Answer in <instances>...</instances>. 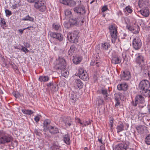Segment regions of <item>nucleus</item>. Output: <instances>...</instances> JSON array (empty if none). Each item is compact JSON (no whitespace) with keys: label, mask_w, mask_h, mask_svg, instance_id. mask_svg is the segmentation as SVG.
Here are the masks:
<instances>
[{"label":"nucleus","mask_w":150,"mask_h":150,"mask_svg":"<svg viewBox=\"0 0 150 150\" xmlns=\"http://www.w3.org/2000/svg\"><path fill=\"white\" fill-rule=\"evenodd\" d=\"M53 28L56 30H57L61 28L60 25L59 24L54 23L52 25Z\"/></svg>","instance_id":"obj_39"},{"label":"nucleus","mask_w":150,"mask_h":150,"mask_svg":"<svg viewBox=\"0 0 150 150\" xmlns=\"http://www.w3.org/2000/svg\"><path fill=\"white\" fill-rule=\"evenodd\" d=\"M120 76L121 79L123 80L127 81L131 78L130 72L129 71H123V73H121Z\"/></svg>","instance_id":"obj_10"},{"label":"nucleus","mask_w":150,"mask_h":150,"mask_svg":"<svg viewBox=\"0 0 150 150\" xmlns=\"http://www.w3.org/2000/svg\"><path fill=\"white\" fill-rule=\"evenodd\" d=\"M29 27H28L27 28H25L23 29H20L19 30H18L19 32L21 33V34H22L23 32V31L26 29H28Z\"/></svg>","instance_id":"obj_54"},{"label":"nucleus","mask_w":150,"mask_h":150,"mask_svg":"<svg viewBox=\"0 0 150 150\" xmlns=\"http://www.w3.org/2000/svg\"><path fill=\"white\" fill-rule=\"evenodd\" d=\"M5 13L7 16H10L12 14L11 12L8 9H6L5 10Z\"/></svg>","instance_id":"obj_46"},{"label":"nucleus","mask_w":150,"mask_h":150,"mask_svg":"<svg viewBox=\"0 0 150 150\" xmlns=\"http://www.w3.org/2000/svg\"><path fill=\"white\" fill-rule=\"evenodd\" d=\"M149 0H139L138 4L140 7H142L144 5L148 4Z\"/></svg>","instance_id":"obj_25"},{"label":"nucleus","mask_w":150,"mask_h":150,"mask_svg":"<svg viewBox=\"0 0 150 150\" xmlns=\"http://www.w3.org/2000/svg\"><path fill=\"white\" fill-rule=\"evenodd\" d=\"M121 62V59L117 57H113L111 59V62L114 64H119Z\"/></svg>","instance_id":"obj_19"},{"label":"nucleus","mask_w":150,"mask_h":150,"mask_svg":"<svg viewBox=\"0 0 150 150\" xmlns=\"http://www.w3.org/2000/svg\"><path fill=\"white\" fill-rule=\"evenodd\" d=\"M145 97H150V89L149 88L141 91Z\"/></svg>","instance_id":"obj_23"},{"label":"nucleus","mask_w":150,"mask_h":150,"mask_svg":"<svg viewBox=\"0 0 150 150\" xmlns=\"http://www.w3.org/2000/svg\"><path fill=\"white\" fill-rule=\"evenodd\" d=\"M60 2L65 5L74 7L76 4V2L73 0H59Z\"/></svg>","instance_id":"obj_9"},{"label":"nucleus","mask_w":150,"mask_h":150,"mask_svg":"<svg viewBox=\"0 0 150 150\" xmlns=\"http://www.w3.org/2000/svg\"><path fill=\"white\" fill-rule=\"evenodd\" d=\"M98 142L100 143L101 144H103V141H102V139L101 138V139H98Z\"/></svg>","instance_id":"obj_62"},{"label":"nucleus","mask_w":150,"mask_h":150,"mask_svg":"<svg viewBox=\"0 0 150 150\" xmlns=\"http://www.w3.org/2000/svg\"><path fill=\"white\" fill-rule=\"evenodd\" d=\"M21 6V4H20L19 3H14L12 6V8L13 9H16L18 7L20 6Z\"/></svg>","instance_id":"obj_43"},{"label":"nucleus","mask_w":150,"mask_h":150,"mask_svg":"<svg viewBox=\"0 0 150 150\" xmlns=\"http://www.w3.org/2000/svg\"><path fill=\"white\" fill-rule=\"evenodd\" d=\"M74 11L77 13H84L85 12L84 8L83 7H76L74 8Z\"/></svg>","instance_id":"obj_15"},{"label":"nucleus","mask_w":150,"mask_h":150,"mask_svg":"<svg viewBox=\"0 0 150 150\" xmlns=\"http://www.w3.org/2000/svg\"><path fill=\"white\" fill-rule=\"evenodd\" d=\"M40 117L41 116L39 115H37V116H36L34 118L35 121L37 122H39L40 119Z\"/></svg>","instance_id":"obj_49"},{"label":"nucleus","mask_w":150,"mask_h":150,"mask_svg":"<svg viewBox=\"0 0 150 150\" xmlns=\"http://www.w3.org/2000/svg\"><path fill=\"white\" fill-rule=\"evenodd\" d=\"M132 45L134 48L136 50L140 49L142 45L141 40L137 37L135 38L132 42Z\"/></svg>","instance_id":"obj_8"},{"label":"nucleus","mask_w":150,"mask_h":150,"mask_svg":"<svg viewBox=\"0 0 150 150\" xmlns=\"http://www.w3.org/2000/svg\"><path fill=\"white\" fill-rule=\"evenodd\" d=\"M138 26L134 28L132 27L129 28V29L134 33H138Z\"/></svg>","instance_id":"obj_29"},{"label":"nucleus","mask_w":150,"mask_h":150,"mask_svg":"<svg viewBox=\"0 0 150 150\" xmlns=\"http://www.w3.org/2000/svg\"><path fill=\"white\" fill-rule=\"evenodd\" d=\"M82 123L83 124L82 125H83L82 127H83L90 125L91 123V121L90 119H89L88 120H86L85 121H83Z\"/></svg>","instance_id":"obj_38"},{"label":"nucleus","mask_w":150,"mask_h":150,"mask_svg":"<svg viewBox=\"0 0 150 150\" xmlns=\"http://www.w3.org/2000/svg\"><path fill=\"white\" fill-rule=\"evenodd\" d=\"M150 86L149 82L147 80H144L140 82L139 87L141 91L149 88Z\"/></svg>","instance_id":"obj_7"},{"label":"nucleus","mask_w":150,"mask_h":150,"mask_svg":"<svg viewBox=\"0 0 150 150\" xmlns=\"http://www.w3.org/2000/svg\"><path fill=\"white\" fill-rule=\"evenodd\" d=\"M136 61L137 63L140 64L141 62H144L143 57L141 55L139 56L136 58Z\"/></svg>","instance_id":"obj_32"},{"label":"nucleus","mask_w":150,"mask_h":150,"mask_svg":"<svg viewBox=\"0 0 150 150\" xmlns=\"http://www.w3.org/2000/svg\"><path fill=\"white\" fill-rule=\"evenodd\" d=\"M102 93L103 95L105 96L106 97L108 96L107 91L106 89H102L101 90Z\"/></svg>","instance_id":"obj_47"},{"label":"nucleus","mask_w":150,"mask_h":150,"mask_svg":"<svg viewBox=\"0 0 150 150\" xmlns=\"http://www.w3.org/2000/svg\"><path fill=\"white\" fill-rule=\"evenodd\" d=\"M63 121L66 127H69L73 123V121L70 117H64L63 119Z\"/></svg>","instance_id":"obj_14"},{"label":"nucleus","mask_w":150,"mask_h":150,"mask_svg":"<svg viewBox=\"0 0 150 150\" xmlns=\"http://www.w3.org/2000/svg\"><path fill=\"white\" fill-rule=\"evenodd\" d=\"M125 148V146L124 143H120L116 147V150H122Z\"/></svg>","instance_id":"obj_31"},{"label":"nucleus","mask_w":150,"mask_h":150,"mask_svg":"<svg viewBox=\"0 0 150 150\" xmlns=\"http://www.w3.org/2000/svg\"><path fill=\"white\" fill-rule=\"evenodd\" d=\"M50 123V121L48 119L44 120L43 122V127L44 130H48L50 128V126L49 127Z\"/></svg>","instance_id":"obj_16"},{"label":"nucleus","mask_w":150,"mask_h":150,"mask_svg":"<svg viewBox=\"0 0 150 150\" xmlns=\"http://www.w3.org/2000/svg\"><path fill=\"white\" fill-rule=\"evenodd\" d=\"M78 32L75 31L72 33L68 34L67 37L70 41L75 43L78 42Z\"/></svg>","instance_id":"obj_6"},{"label":"nucleus","mask_w":150,"mask_h":150,"mask_svg":"<svg viewBox=\"0 0 150 150\" xmlns=\"http://www.w3.org/2000/svg\"><path fill=\"white\" fill-rule=\"evenodd\" d=\"M49 78L47 76H40L38 80L41 82H45L49 81Z\"/></svg>","instance_id":"obj_20"},{"label":"nucleus","mask_w":150,"mask_h":150,"mask_svg":"<svg viewBox=\"0 0 150 150\" xmlns=\"http://www.w3.org/2000/svg\"><path fill=\"white\" fill-rule=\"evenodd\" d=\"M12 136L3 130H0V144L11 142L13 141Z\"/></svg>","instance_id":"obj_1"},{"label":"nucleus","mask_w":150,"mask_h":150,"mask_svg":"<svg viewBox=\"0 0 150 150\" xmlns=\"http://www.w3.org/2000/svg\"><path fill=\"white\" fill-rule=\"evenodd\" d=\"M82 18H80V17L77 18H70L69 20V22L67 23H65L64 25L65 27L68 28L70 27L71 25H76L79 26H81L82 25L84 22L83 21L81 20Z\"/></svg>","instance_id":"obj_3"},{"label":"nucleus","mask_w":150,"mask_h":150,"mask_svg":"<svg viewBox=\"0 0 150 150\" xmlns=\"http://www.w3.org/2000/svg\"><path fill=\"white\" fill-rule=\"evenodd\" d=\"M27 1L30 3L35 2V1H37L38 0H27Z\"/></svg>","instance_id":"obj_60"},{"label":"nucleus","mask_w":150,"mask_h":150,"mask_svg":"<svg viewBox=\"0 0 150 150\" xmlns=\"http://www.w3.org/2000/svg\"><path fill=\"white\" fill-rule=\"evenodd\" d=\"M23 21H30L33 22L34 18H33L30 17L29 15L26 16L25 17L22 19Z\"/></svg>","instance_id":"obj_34"},{"label":"nucleus","mask_w":150,"mask_h":150,"mask_svg":"<svg viewBox=\"0 0 150 150\" xmlns=\"http://www.w3.org/2000/svg\"><path fill=\"white\" fill-rule=\"evenodd\" d=\"M53 82H50L47 83V87H49L53 85Z\"/></svg>","instance_id":"obj_55"},{"label":"nucleus","mask_w":150,"mask_h":150,"mask_svg":"<svg viewBox=\"0 0 150 150\" xmlns=\"http://www.w3.org/2000/svg\"><path fill=\"white\" fill-rule=\"evenodd\" d=\"M117 28V26L115 24L111 25L109 27V29L112 38L111 41L112 43H115L117 38L118 33Z\"/></svg>","instance_id":"obj_4"},{"label":"nucleus","mask_w":150,"mask_h":150,"mask_svg":"<svg viewBox=\"0 0 150 150\" xmlns=\"http://www.w3.org/2000/svg\"><path fill=\"white\" fill-rule=\"evenodd\" d=\"M101 11L102 12L104 13L105 11H109L108 6L107 5H105L103 6L101 8Z\"/></svg>","instance_id":"obj_40"},{"label":"nucleus","mask_w":150,"mask_h":150,"mask_svg":"<svg viewBox=\"0 0 150 150\" xmlns=\"http://www.w3.org/2000/svg\"><path fill=\"white\" fill-rule=\"evenodd\" d=\"M113 119H111L110 120V124H109V126L110 127V129H113Z\"/></svg>","instance_id":"obj_44"},{"label":"nucleus","mask_w":150,"mask_h":150,"mask_svg":"<svg viewBox=\"0 0 150 150\" xmlns=\"http://www.w3.org/2000/svg\"><path fill=\"white\" fill-rule=\"evenodd\" d=\"M65 14L67 18H70L71 16V12L69 9H67L65 11Z\"/></svg>","instance_id":"obj_37"},{"label":"nucleus","mask_w":150,"mask_h":150,"mask_svg":"<svg viewBox=\"0 0 150 150\" xmlns=\"http://www.w3.org/2000/svg\"><path fill=\"white\" fill-rule=\"evenodd\" d=\"M126 150H135L133 149L130 148H128Z\"/></svg>","instance_id":"obj_64"},{"label":"nucleus","mask_w":150,"mask_h":150,"mask_svg":"<svg viewBox=\"0 0 150 150\" xmlns=\"http://www.w3.org/2000/svg\"><path fill=\"white\" fill-rule=\"evenodd\" d=\"M145 142L146 144L150 145V134H149L146 137Z\"/></svg>","instance_id":"obj_41"},{"label":"nucleus","mask_w":150,"mask_h":150,"mask_svg":"<svg viewBox=\"0 0 150 150\" xmlns=\"http://www.w3.org/2000/svg\"><path fill=\"white\" fill-rule=\"evenodd\" d=\"M75 82L78 87L79 88H81L83 86V84L79 79H76Z\"/></svg>","instance_id":"obj_28"},{"label":"nucleus","mask_w":150,"mask_h":150,"mask_svg":"<svg viewBox=\"0 0 150 150\" xmlns=\"http://www.w3.org/2000/svg\"><path fill=\"white\" fill-rule=\"evenodd\" d=\"M50 132L53 134H56L58 132V129L56 128H54L53 127L50 126V128L48 129Z\"/></svg>","instance_id":"obj_27"},{"label":"nucleus","mask_w":150,"mask_h":150,"mask_svg":"<svg viewBox=\"0 0 150 150\" xmlns=\"http://www.w3.org/2000/svg\"><path fill=\"white\" fill-rule=\"evenodd\" d=\"M90 65L92 66H94L96 65L97 67L99 66V63L98 62L97 60H92L91 63Z\"/></svg>","instance_id":"obj_36"},{"label":"nucleus","mask_w":150,"mask_h":150,"mask_svg":"<svg viewBox=\"0 0 150 150\" xmlns=\"http://www.w3.org/2000/svg\"><path fill=\"white\" fill-rule=\"evenodd\" d=\"M64 142L67 144L69 145L70 143V137L68 134L64 135L63 137Z\"/></svg>","instance_id":"obj_24"},{"label":"nucleus","mask_w":150,"mask_h":150,"mask_svg":"<svg viewBox=\"0 0 150 150\" xmlns=\"http://www.w3.org/2000/svg\"><path fill=\"white\" fill-rule=\"evenodd\" d=\"M21 50L23 52H25V53L28 52L29 51L26 48L24 47H23L21 49Z\"/></svg>","instance_id":"obj_53"},{"label":"nucleus","mask_w":150,"mask_h":150,"mask_svg":"<svg viewBox=\"0 0 150 150\" xmlns=\"http://www.w3.org/2000/svg\"><path fill=\"white\" fill-rule=\"evenodd\" d=\"M144 102V98L143 97L140 95H137L135 97V103H133V105L136 106L138 104H142Z\"/></svg>","instance_id":"obj_11"},{"label":"nucleus","mask_w":150,"mask_h":150,"mask_svg":"<svg viewBox=\"0 0 150 150\" xmlns=\"http://www.w3.org/2000/svg\"><path fill=\"white\" fill-rule=\"evenodd\" d=\"M1 25L2 26H4L6 25V22H5V20L4 18H1Z\"/></svg>","instance_id":"obj_48"},{"label":"nucleus","mask_w":150,"mask_h":150,"mask_svg":"<svg viewBox=\"0 0 150 150\" xmlns=\"http://www.w3.org/2000/svg\"><path fill=\"white\" fill-rule=\"evenodd\" d=\"M110 45L109 43L105 42L102 43L101 44V48L103 50H108V49L110 47Z\"/></svg>","instance_id":"obj_17"},{"label":"nucleus","mask_w":150,"mask_h":150,"mask_svg":"<svg viewBox=\"0 0 150 150\" xmlns=\"http://www.w3.org/2000/svg\"><path fill=\"white\" fill-rule=\"evenodd\" d=\"M148 108L149 110V112L150 113V105H148Z\"/></svg>","instance_id":"obj_63"},{"label":"nucleus","mask_w":150,"mask_h":150,"mask_svg":"<svg viewBox=\"0 0 150 150\" xmlns=\"http://www.w3.org/2000/svg\"><path fill=\"white\" fill-rule=\"evenodd\" d=\"M40 11L42 12L44 11L46 9V7L43 5L42 6H41L40 8H39Z\"/></svg>","instance_id":"obj_52"},{"label":"nucleus","mask_w":150,"mask_h":150,"mask_svg":"<svg viewBox=\"0 0 150 150\" xmlns=\"http://www.w3.org/2000/svg\"><path fill=\"white\" fill-rule=\"evenodd\" d=\"M78 74L80 78L84 81L88 79V77L86 71L83 68H80L79 69Z\"/></svg>","instance_id":"obj_5"},{"label":"nucleus","mask_w":150,"mask_h":150,"mask_svg":"<svg viewBox=\"0 0 150 150\" xmlns=\"http://www.w3.org/2000/svg\"><path fill=\"white\" fill-rule=\"evenodd\" d=\"M22 111L23 113L28 115H31L34 112L32 110L26 109H23Z\"/></svg>","instance_id":"obj_30"},{"label":"nucleus","mask_w":150,"mask_h":150,"mask_svg":"<svg viewBox=\"0 0 150 150\" xmlns=\"http://www.w3.org/2000/svg\"><path fill=\"white\" fill-rule=\"evenodd\" d=\"M14 96L16 98H19L21 96L20 94L18 92H16L13 94Z\"/></svg>","instance_id":"obj_51"},{"label":"nucleus","mask_w":150,"mask_h":150,"mask_svg":"<svg viewBox=\"0 0 150 150\" xmlns=\"http://www.w3.org/2000/svg\"><path fill=\"white\" fill-rule=\"evenodd\" d=\"M117 88L119 91H125L128 88V86L125 82H122L119 84L117 86Z\"/></svg>","instance_id":"obj_13"},{"label":"nucleus","mask_w":150,"mask_h":150,"mask_svg":"<svg viewBox=\"0 0 150 150\" xmlns=\"http://www.w3.org/2000/svg\"><path fill=\"white\" fill-rule=\"evenodd\" d=\"M44 1H35V3L34 7L37 9H39L41 6L44 5Z\"/></svg>","instance_id":"obj_21"},{"label":"nucleus","mask_w":150,"mask_h":150,"mask_svg":"<svg viewBox=\"0 0 150 150\" xmlns=\"http://www.w3.org/2000/svg\"><path fill=\"white\" fill-rule=\"evenodd\" d=\"M126 11L128 13H131L132 12V10L131 7L129 6H127L125 8Z\"/></svg>","instance_id":"obj_42"},{"label":"nucleus","mask_w":150,"mask_h":150,"mask_svg":"<svg viewBox=\"0 0 150 150\" xmlns=\"http://www.w3.org/2000/svg\"><path fill=\"white\" fill-rule=\"evenodd\" d=\"M25 46L27 47H29L30 45L29 43H28L26 42L25 43Z\"/></svg>","instance_id":"obj_61"},{"label":"nucleus","mask_w":150,"mask_h":150,"mask_svg":"<svg viewBox=\"0 0 150 150\" xmlns=\"http://www.w3.org/2000/svg\"><path fill=\"white\" fill-rule=\"evenodd\" d=\"M147 41L149 44H150V34L148 35V37L147 39Z\"/></svg>","instance_id":"obj_59"},{"label":"nucleus","mask_w":150,"mask_h":150,"mask_svg":"<svg viewBox=\"0 0 150 150\" xmlns=\"http://www.w3.org/2000/svg\"><path fill=\"white\" fill-rule=\"evenodd\" d=\"M82 59L81 57L79 56H75L73 59V63L75 64H78L81 62Z\"/></svg>","instance_id":"obj_18"},{"label":"nucleus","mask_w":150,"mask_h":150,"mask_svg":"<svg viewBox=\"0 0 150 150\" xmlns=\"http://www.w3.org/2000/svg\"><path fill=\"white\" fill-rule=\"evenodd\" d=\"M144 127L142 125H139L136 126V129L138 132H141L143 130Z\"/></svg>","instance_id":"obj_35"},{"label":"nucleus","mask_w":150,"mask_h":150,"mask_svg":"<svg viewBox=\"0 0 150 150\" xmlns=\"http://www.w3.org/2000/svg\"><path fill=\"white\" fill-rule=\"evenodd\" d=\"M76 49V47L74 45H72L70 47V49L68 51V53L69 55H71L74 52V51Z\"/></svg>","instance_id":"obj_33"},{"label":"nucleus","mask_w":150,"mask_h":150,"mask_svg":"<svg viewBox=\"0 0 150 150\" xmlns=\"http://www.w3.org/2000/svg\"><path fill=\"white\" fill-rule=\"evenodd\" d=\"M75 121L76 122L79 123L81 125L83 124V123L81 122V120L78 118H76L75 119Z\"/></svg>","instance_id":"obj_50"},{"label":"nucleus","mask_w":150,"mask_h":150,"mask_svg":"<svg viewBox=\"0 0 150 150\" xmlns=\"http://www.w3.org/2000/svg\"><path fill=\"white\" fill-rule=\"evenodd\" d=\"M35 132L37 135L40 136L41 134L40 132H38L37 130H35Z\"/></svg>","instance_id":"obj_58"},{"label":"nucleus","mask_w":150,"mask_h":150,"mask_svg":"<svg viewBox=\"0 0 150 150\" xmlns=\"http://www.w3.org/2000/svg\"><path fill=\"white\" fill-rule=\"evenodd\" d=\"M120 100H115V101H116V103L115 104V107H117L118 106H119L120 104Z\"/></svg>","instance_id":"obj_57"},{"label":"nucleus","mask_w":150,"mask_h":150,"mask_svg":"<svg viewBox=\"0 0 150 150\" xmlns=\"http://www.w3.org/2000/svg\"><path fill=\"white\" fill-rule=\"evenodd\" d=\"M50 35L51 37L53 38L56 39L60 41H62L63 40V37L60 33L51 32L50 33Z\"/></svg>","instance_id":"obj_12"},{"label":"nucleus","mask_w":150,"mask_h":150,"mask_svg":"<svg viewBox=\"0 0 150 150\" xmlns=\"http://www.w3.org/2000/svg\"><path fill=\"white\" fill-rule=\"evenodd\" d=\"M124 126L122 123L118 125L116 127L117 132L119 133V132H122L124 130Z\"/></svg>","instance_id":"obj_26"},{"label":"nucleus","mask_w":150,"mask_h":150,"mask_svg":"<svg viewBox=\"0 0 150 150\" xmlns=\"http://www.w3.org/2000/svg\"><path fill=\"white\" fill-rule=\"evenodd\" d=\"M103 102V101L102 99H100L99 100H98V105H101Z\"/></svg>","instance_id":"obj_56"},{"label":"nucleus","mask_w":150,"mask_h":150,"mask_svg":"<svg viewBox=\"0 0 150 150\" xmlns=\"http://www.w3.org/2000/svg\"><path fill=\"white\" fill-rule=\"evenodd\" d=\"M58 64L57 67L58 69L62 70L61 73L62 76L66 77L69 74V72L65 69L66 63L65 60L62 58H59L57 60Z\"/></svg>","instance_id":"obj_2"},{"label":"nucleus","mask_w":150,"mask_h":150,"mask_svg":"<svg viewBox=\"0 0 150 150\" xmlns=\"http://www.w3.org/2000/svg\"><path fill=\"white\" fill-rule=\"evenodd\" d=\"M115 100H120V94L115 93Z\"/></svg>","instance_id":"obj_45"},{"label":"nucleus","mask_w":150,"mask_h":150,"mask_svg":"<svg viewBox=\"0 0 150 150\" xmlns=\"http://www.w3.org/2000/svg\"><path fill=\"white\" fill-rule=\"evenodd\" d=\"M140 13L144 16L147 17L149 15V12L148 9H142L140 11Z\"/></svg>","instance_id":"obj_22"}]
</instances>
